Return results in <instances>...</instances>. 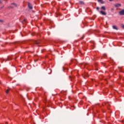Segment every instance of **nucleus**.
I'll list each match as a JSON object with an SVG mask.
<instances>
[{
	"label": "nucleus",
	"instance_id": "obj_1",
	"mask_svg": "<svg viewBox=\"0 0 124 124\" xmlns=\"http://www.w3.org/2000/svg\"><path fill=\"white\" fill-rule=\"evenodd\" d=\"M120 15H124V10H122V11L119 12Z\"/></svg>",
	"mask_w": 124,
	"mask_h": 124
},
{
	"label": "nucleus",
	"instance_id": "obj_2",
	"mask_svg": "<svg viewBox=\"0 0 124 124\" xmlns=\"http://www.w3.org/2000/svg\"><path fill=\"white\" fill-rule=\"evenodd\" d=\"M14 7H17V4L15 3H12L11 8H14Z\"/></svg>",
	"mask_w": 124,
	"mask_h": 124
},
{
	"label": "nucleus",
	"instance_id": "obj_3",
	"mask_svg": "<svg viewBox=\"0 0 124 124\" xmlns=\"http://www.w3.org/2000/svg\"><path fill=\"white\" fill-rule=\"evenodd\" d=\"M28 7L30 9H31L32 8V6L31 5V4L30 3H28Z\"/></svg>",
	"mask_w": 124,
	"mask_h": 124
},
{
	"label": "nucleus",
	"instance_id": "obj_4",
	"mask_svg": "<svg viewBox=\"0 0 124 124\" xmlns=\"http://www.w3.org/2000/svg\"><path fill=\"white\" fill-rule=\"evenodd\" d=\"M121 4H114V6L115 7H120V6H121Z\"/></svg>",
	"mask_w": 124,
	"mask_h": 124
},
{
	"label": "nucleus",
	"instance_id": "obj_5",
	"mask_svg": "<svg viewBox=\"0 0 124 124\" xmlns=\"http://www.w3.org/2000/svg\"><path fill=\"white\" fill-rule=\"evenodd\" d=\"M100 13L101 14H102V15H106V13H105V12L104 11H100Z\"/></svg>",
	"mask_w": 124,
	"mask_h": 124
},
{
	"label": "nucleus",
	"instance_id": "obj_6",
	"mask_svg": "<svg viewBox=\"0 0 124 124\" xmlns=\"http://www.w3.org/2000/svg\"><path fill=\"white\" fill-rule=\"evenodd\" d=\"M112 28L114 30H116V31H118V28L117 27V26H113Z\"/></svg>",
	"mask_w": 124,
	"mask_h": 124
},
{
	"label": "nucleus",
	"instance_id": "obj_7",
	"mask_svg": "<svg viewBox=\"0 0 124 124\" xmlns=\"http://www.w3.org/2000/svg\"><path fill=\"white\" fill-rule=\"evenodd\" d=\"M98 1L99 2H100V3H102V4H103V3H104V1H103L102 0H98Z\"/></svg>",
	"mask_w": 124,
	"mask_h": 124
},
{
	"label": "nucleus",
	"instance_id": "obj_8",
	"mask_svg": "<svg viewBox=\"0 0 124 124\" xmlns=\"http://www.w3.org/2000/svg\"><path fill=\"white\" fill-rule=\"evenodd\" d=\"M101 8L102 9V10H106V8H105V6H102Z\"/></svg>",
	"mask_w": 124,
	"mask_h": 124
},
{
	"label": "nucleus",
	"instance_id": "obj_9",
	"mask_svg": "<svg viewBox=\"0 0 124 124\" xmlns=\"http://www.w3.org/2000/svg\"><path fill=\"white\" fill-rule=\"evenodd\" d=\"M84 77H86V78L89 77V74H88V73H85V74H84Z\"/></svg>",
	"mask_w": 124,
	"mask_h": 124
},
{
	"label": "nucleus",
	"instance_id": "obj_10",
	"mask_svg": "<svg viewBox=\"0 0 124 124\" xmlns=\"http://www.w3.org/2000/svg\"><path fill=\"white\" fill-rule=\"evenodd\" d=\"M10 91V90L9 89L7 90L6 91V93H9Z\"/></svg>",
	"mask_w": 124,
	"mask_h": 124
},
{
	"label": "nucleus",
	"instance_id": "obj_11",
	"mask_svg": "<svg viewBox=\"0 0 124 124\" xmlns=\"http://www.w3.org/2000/svg\"><path fill=\"white\" fill-rule=\"evenodd\" d=\"M122 28H123V29H124V24H122Z\"/></svg>",
	"mask_w": 124,
	"mask_h": 124
},
{
	"label": "nucleus",
	"instance_id": "obj_12",
	"mask_svg": "<svg viewBox=\"0 0 124 124\" xmlns=\"http://www.w3.org/2000/svg\"><path fill=\"white\" fill-rule=\"evenodd\" d=\"M96 9H97V10H99V7H97V8H96Z\"/></svg>",
	"mask_w": 124,
	"mask_h": 124
},
{
	"label": "nucleus",
	"instance_id": "obj_13",
	"mask_svg": "<svg viewBox=\"0 0 124 124\" xmlns=\"http://www.w3.org/2000/svg\"><path fill=\"white\" fill-rule=\"evenodd\" d=\"M113 1V0H109V1Z\"/></svg>",
	"mask_w": 124,
	"mask_h": 124
},
{
	"label": "nucleus",
	"instance_id": "obj_14",
	"mask_svg": "<svg viewBox=\"0 0 124 124\" xmlns=\"http://www.w3.org/2000/svg\"><path fill=\"white\" fill-rule=\"evenodd\" d=\"M0 3H1V1H0Z\"/></svg>",
	"mask_w": 124,
	"mask_h": 124
},
{
	"label": "nucleus",
	"instance_id": "obj_15",
	"mask_svg": "<svg viewBox=\"0 0 124 124\" xmlns=\"http://www.w3.org/2000/svg\"><path fill=\"white\" fill-rule=\"evenodd\" d=\"M0 22H2L1 20H0Z\"/></svg>",
	"mask_w": 124,
	"mask_h": 124
}]
</instances>
